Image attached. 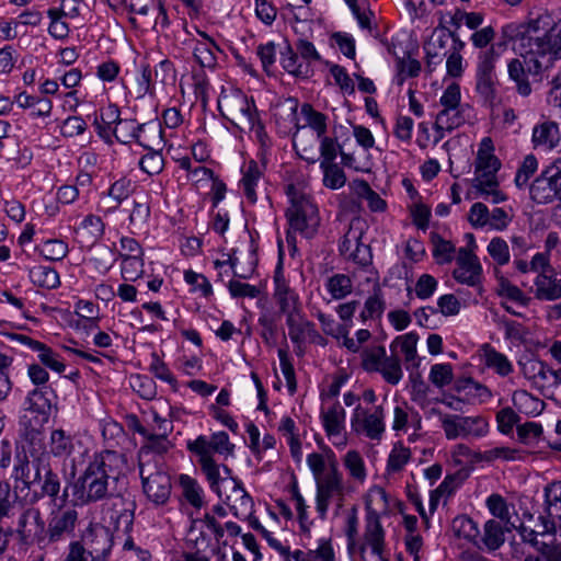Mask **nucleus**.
<instances>
[{
  "label": "nucleus",
  "mask_w": 561,
  "mask_h": 561,
  "mask_svg": "<svg viewBox=\"0 0 561 561\" xmlns=\"http://www.w3.org/2000/svg\"><path fill=\"white\" fill-rule=\"evenodd\" d=\"M126 470L127 458L124 454L114 450L95 453L72 484L75 502L89 505L123 491L127 485Z\"/></svg>",
  "instance_id": "1"
},
{
  "label": "nucleus",
  "mask_w": 561,
  "mask_h": 561,
  "mask_svg": "<svg viewBox=\"0 0 561 561\" xmlns=\"http://www.w3.org/2000/svg\"><path fill=\"white\" fill-rule=\"evenodd\" d=\"M78 522V512L65 504L51 510L47 528L37 508L24 511L16 526L19 539L24 545L36 543L41 550L72 535Z\"/></svg>",
  "instance_id": "2"
},
{
  "label": "nucleus",
  "mask_w": 561,
  "mask_h": 561,
  "mask_svg": "<svg viewBox=\"0 0 561 561\" xmlns=\"http://www.w3.org/2000/svg\"><path fill=\"white\" fill-rule=\"evenodd\" d=\"M286 193L290 201V206L286 210L289 224L287 242L294 241L293 233L296 232H299L305 238H312L320 225L317 205L308 194L297 188L294 184L287 186Z\"/></svg>",
  "instance_id": "3"
},
{
  "label": "nucleus",
  "mask_w": 561,
  "mask_h": 561,
  "mask_svg": "<svg viewBox=\"0 0 561 561\" xmlns=\"http://www.w3.org/2000/svg\"><path fill=\"white\" fill-rule=\"evenodd\" d=\"M549 16H539L523 24V46L528 51L549 53L553 58H561V22L550 26Z\"/></svg>",
  "instance_id": "4"
},
{
  "label": "nucleus",
  "mask_w": 561,
  "mask_h": 561,
  "mask_svg": "<svg viewBox=\"0 0 561 561\" xmlns=\"http://www.w3.org/2000/svg\"><path fill=\"white\" fill-rule=\"evenodd\" d=\"M142 490L147 499L154 505H164L171 494V478L162 465L151 463L146 459L139 466Z\"/></svg>",
  "instance_id": "5"
},
{
  "label": "nucleus",
  "mask_w": 561,
  "mask_h": 561,
  "mask_svg": "<svg viewBox=\"0 0 561 561\" xmlns=\"http://www.w3.org/2000/svg\"><path fill=\"white\" fill-rule=\"evenodd\" d=\"M432 414H436L442 423L447 439L481 437L488 432V422L481 416H462L459 414H445L433 408Z\"/></svg>",
  "instance_id": "6"
},
{
  "label": "nucleus",
  "mask_w": 561,
  "mask_h": 561,
  "mask_svg": "<svg viewBox=\"0 0 561 561\" xmlns=\"http://www.w3.org/2000/svg\"><path fill=\"white\" fill-rule=\"evenodd\" d=\"M103 513L105 518L115 526L117 530L128 533L134 523L136 504L129 496H125L123 491L115 492L103 501Z\"/></svg>",
  "instance_id": "7"
},
{
  "label": "nucleus",
  "mask_w": 561,
  "mask_h": 561,
  "mask_svg": "<svg viewBox=\"0 0 561 561\" xmlns=\"http://www.w3.org/2000/svg\"><path fill=\"white\" fill-rule=\"evenodd\" d=\"M145 134L152 135V145H161L162 130L157 124H140L137 125L134 119H121L117 122L113 129V136L122 144H128L136 140L144 148H151L148 139H145Z\"/></svg>",
  "instance_id": "8"
},
{
  "label": "nucleus",
  "mask_w": 561,
  "mask_h": 561,
  "mask_svg": "<svg viewBox=\"0 0 561 561\" xmlns=\"http://www.w3.org/2000/svg\"><path fill=\"white\" fill-rule=\"evenodd\" d=\"M385 413L381 405L371 410L357 405L351 419V426L357 434L370 439H380L385 432Z\"/></svg>",
  "instance_id": "9"
},
{
  "label": "nucleus",
  "mask_w": 561,
  "mask_h": 561,
  "mask_svg": "<svg viewBox=\"0 0 561 561\" xmlns=\"http://www.w3.org/2000/svg\"><path fill=\"white\" fill-rule=\"evenodd\" d=\"M497 54L494 47H490L479 56L477 66V84L478 93L485 101H493L496 95V77H495V61Z\"/></svg>",
  "instance_id": "10"
},
{
  "label": "nucleus",
  "mask_w": 561,
  "mask_h": 561,
  "mask_svg": "<svg viewBox=\"0 0 561 561\" xmlns=\"http://www.w3.org/2000/svg\"><path fill=\"white\" fill-rule=\"evenodd\" d=\"M199 455L198 463L203 473L206 476V479L209 483L210 489L218 495V497H224V491H228V489L237 480L231 476V470L227 466L217 465L213 458V456H206V451L201 446L198 448Z\"/></svg>",
  "instance_id": "11"
},
{
  "label": "nucleus",
  "mask_w": 561,
  "mask_h": 561,
  "mask_svg": "<svg viewBox=\"0 0 561 561\" xmlns=\"http://www.w3.org/2000/svg\"><path fill=\"white\" fill-rule=\"evenodd\" d=\"M137 432L146 438V443L138 451V465L145 466L147 459L151 463L164 466L162 455L171 448L169 434L150 433L144 426H139Z\"/></svg>",
  "instance_id": "12"
},
{
  "label": "nucleus",
  "mask_w": 561,
  "mask_h": 561,
  "mask_svg": "<svg viewBox=\"0 0 561 561\" xmlns=\"http://www.w3.org/2000/svg\"><path fill=\"white\" fill-rule=\"evenodd\" d=\"M81 541L95 561H105L113 546V536L107 527L91 524L82 535Z\"/></svg>",
  "instance_id": "13"
},
{
  "label": "nucleus",
  "mask_w": 561,
  "mask_h": 561,
  "mask_svg": "<svg viewBox=\"0 0 561 561\" xmlns=\"http://www.w3.org/2000/svg\"><path fill=\"white\" fill-rule=\"evenodd\" d=\"M561 159L547 167L529 186L530 198L537 204H548L556 199L557 175L560 173Z\"/></svg>",
  "instance_id": "14"
},
{
  "label": "nucleus",
  "mask_w": 561,
  "mask_h": 561,
  "mask_svg": "<svg viewBox=\"0 0 561 561\" xmlns=\"http://www.w3.org/2000/svg\"><path fill=\"white\" fill-rule=\"evenodd\" d=\"M456 262L457 267L454 270L453 276L458 283L472 287L480 285L482 266L472 250L460 248Z\"/></svg>",
  "instance_id": "15"
},
{
  "label": "nucleus",
  "mask_w": 561,
  "mask_h": 561,
  "mask_svg": "<svg viewBox=\"0 0 561 561\" xmlns=\"http://www.w3.org/2000/svg\"><path fill=\"white\" fill-rule=\"evenodd\" d=\"M511 30V36L515 41L517 45V49L522 56V62L528 72V75H539L543 68H547L553 56H550L549 53L541 51H528L526 46H523V38L525 35L522 33L523 24L517 26H508Z\"/></svg>",
  "instance_id": "16"
},
{
  "label": "nucleus",
  "mask_w": 561,
  "mask_h": 561,
  "mask_svg": "<svg viewBox=\"0 0 561 561\" xmlns=\"http://www.w3.org/2000/svg\"><path fill=\"white\" fill-rule=\"evenodd\" d=\"M4 337L11 343V344H22L31 350L38 352V358L42 362L43 365L46 367L57 371V373H64L65 371V364L59 360L58 355L53 352L50 347L47 345L35 341L31 339L27 335L24 334H18V333H5Z\"/></svg>",
  "instance_id": "17"
},
{
  "label": "nucleus",
  "mask_w": 561,
  "mask_h": 561,
  "mask_svg": "<svg viewBox=\"0 0 561 561\" xmlns=\"http://www.w3.org/2000/svg\"><path fill=\"white\" fill-rule=\"evenodd\" d=\"M203 446L206 456H213V453L220 455H232L233 445L229 442V436L226 432H217L208 439L206 436H198L195 440L187 443V449L194 455H199L198 448Z\"/></svg>",
  "instance_id": "18"
},
{
  "label": "nucleus",
  "mask_w": 561,
  "mask_h": 561,
  "mask_svg": "<svg viewBox=\"0 0 561 561\" xmlns=\"http://www.w3.org/2000/svg\"><path fill=\"white\" fill-rule=\"evenodd\" d=\"M317 494L328 497L334 495H343L344 484L343 476L339 471L336 459L332 456L329 457V467L327 473L316 480Z\"/></svg>",
  "instance_id": "19"
},
{
  "label": "nucleus",
  "mask_w": 561,
  "mask_h": 561,
  "mask_svg": "<svg viewBox=\"0 0 561 561\" xmlns=\"http://www.w3.org/2000/svg\"><path fill=\"white\" fill-rule=\"evenodd\" d=\"M230 493L225 492V502L230 506L233 515L238 518H245L253 510V500L243 489L241 482L236 480L228 489Z\"/></svg>",
  "instance_id": "20"
},
{
  "label": "nucleus",
  "mask_w": 561,
  "mask_h": 561,
  "mask_svg": "<svg viewBox=\"0 0 561 561\" xmlns=\"http://www.w3.org/2000/svg\"><path fill=\"white\" fill-rule=\"evenodd\" d=\"M365 541L370 546L373 553L381 558L385 548V530L376 511L367 508Z\"/></svg>",
  "instance_id": "21"
},
{
  "label": "nucleus",
  "mask_w": 561,
  "mask_h": 561,
  "mask_svg": "<svg viewBox=\"0 0 561 561\" xmlns=\"http://www.w3.org/2000/svg\"><path fill=\"white\" fill-rule=\"evenodd\" d=\"M286 323L288 325V335L299 351H301V345L307 339L317 335L313 324L304 319L297 311L287 314Z\"/></svg>",
  "instance_id": "22"
},
{
  "label": "nucleus",
  "mask_w": 561,
  "mask_h": 561,
  "mask_svg": "<svg viewBox=\"0 0 561 561\" xmlns=\"http://www.w3.org/2000/svg\"><path fill=\"white\" fill-rule=\"evenodd\" d=\"M43 472V483L41 486L42 494L44 496H48L54 506H57L58 502H60V505L65 504L68 500V486H66L62 491V494L59 495L61 491V481L58 473L51 470L47 461Z\"/></svg>",
  "instance_id": "23"
},
{
  "label": "nucleus",
  "mask_w": 561,
  "mask_h": 561,
  "mask_svg": "<svg viewBox=\"0 0 561 561\" xmlns=\"http://www.w3.org/2000/svg\"><path fill=\"white\" fill-rule=\"evenodd\" d=\"M535 287V297L539 300L552 301L561 298V280L557 279L556 270L552 273L537 275Z\"/></svg>",
  "instance_id": "24"
},
{
  "label": "nucleus",
  "mask_w": 561,
  "mask_h": 561,
  "mask_svg": "<svg viewBox=\"0 0 561 561\" xmlns=\"http://www.w3.org/2000/svg\"><path fill=\"white\" fill-rule=\"evenodd\" d=\"M218 107L222 116L232 124L241 108H250L249 98L240 90H236L222 95L218 102Z\"/></svg>",
  "instance_id": "25"
},
{
  "label": "nucleus",
  "mask_w": 561,
  "mask_h": 561,
  "mask_svg": "<svg viewBox=\"0 0 561 561\" xmlns=\"http://www.w3.org/2000/svg\"><path fill=\"white\" fill-rule=\"evenodd\" d=\"M48 457L43 455L37 457L32 462L28 460L22 461L15 467V478L21 480L26 486L39 482L42 480V472Z\"/></svg>",
  "instance_id": "26"
},
{
  "label": "nucleus",
  "mask_w": 561,
  "mask_h": 561,
  "mask_svg": "<svg viewBox=\"0 0 561 561\" xmlns=\"http://www.w3.org/2000/svg\"><path fill=\"white\" fill-rule=\"evenodd\" d=\"M71 2H75V0H62L61 9H50L48 11V16L51 20L48 32L55 38L62 39L68 36L69 27L68 24L62 21V18L68 15L75 16L78 14V9L76 7L71 8L70 12L64 11L66 4Z\"/></svg>",
  "instance_id": "27"
},
{
  "label": "nucleus",
  "mask_w": 561,
  "mask_h": 561,
  "mask_svg": "<svg viewBox=\"0 0 561 561\" xmlns=\"http://www.w3.org/2000/svg\"><path fill=\"white\" fill-rule=\"evenodd\" d=\"M560 141L559 125L554 122H545L533 130V142L535 147L552 149Z\"/></svg>",
  "instance_id": "28"
},
{
  "label": "nucleus",
  "mask_w": 561,
  "mask_h": 561,
  "mask_svg": "<svg viewBox=\"0 0 561 561\" xmlns=\"http://www.w3.org/2000/svg\"><path fill=\"white\" fill-rule=\"evenodd\" d=\"M505 525L495 519H489L483 527V535L480 536V545L489 551L497 550L505 541Z\"/></svg>",
  "instance_id": "29"
},
{
  "label": "nucleus",
  "mask_w": 561,
  "mask_h": 561,
  "mask_svg": "<svg viewBox=\"0 0 561 561\" xmlns=\"http://www.w3.org/2000/svg\"><path fill=\"white\" fill-rule=\"evenodd\" d=\"M275 293L274 297L282 312L288 314L296 311L298 296L290 289L286 280L278 274H275Z\"/></svg>",
  "instance_id": "30"
},
{
  "label": "nucleus",
  "mask_w": 561,
  "mask_h": 561,
  "mask_svg": "<svg viewBox=\"0 0 561 561\" xmlns=\"http://www.w3.org/2000/svg\"><path fill=\"white\" fill-rule=\"evenodd\" d=\"M453 530L458 538H463L481 549L480 530L476 522L468 516H458L453 520Z\"/></svg>",
  "instance_id": "31"
},
{
  "label": "nucleus",
  "mask_w": 561,
  "mask_h": 561,
  "mask_svg": "<svg viewBox=\"0 0 561 561\" xmlns=\"http://www.w3.org/2000/svg\"><path fill=\"white\" fill-rule=\"evenodd\" d=\"M465 123L463 108L451 107L443 108L436 115L434 128L435 131H451Z\"/></svg>",
  "instance_id": "32"
},
{
  "label": "nucleus",
  "mask_w": 561,
  "mask_h": 561,
  "mask_svg": "<svg viewBox=\"0 0 561 561\" xmlns=\"http://www.w3.org/2000/svg\"><path fill=\"white\" fill-rule=\"evenodd\" d=\"M507 71L510 79L515 82L518 94L528 96L531 93V85L528 81V72L522 59H512L508 62Z\"/></svg>",
  "instance_id": "33"
},
{
  "label": "nucleus",
  "mask_w": 561,
  "mask_h": 561,
  "mask_svg": "<svg viewBox=\"0 0 561 561\" xmlns=\"http://www.w3.org/2000/svg\"><path fill=\"white\" fill-rule=\"evenodd\" d=\"M76 232L80 236L81 242L92 244L102 237L104 224L100 217L89 215L84 218Z\"/></svg>",
  "instance_id": "34"
},
{
  "label": "nucleus",
  "mask_w": 561,
  "mask_h": 561,
  "mask_svg": "<svg viewBox=\"0 0 561 561\" xmlns=\"http://www.w3.org/2000/svg\"><path fill=\"white\" fill-rule=\"evenodd\" d=\"M75 449L72 436L64 430H54L50 434L49 453L55 457L67 458Z\"/></svg>",
  "instance_id": "35"
},
{
  "label": "nucleus",
  "mask_w": 561,
  "mask_h": 561,
  "mask_svg": "<svg viewBox=\"0 0 561 561\" xmlns=\"http://www.w3.org/2000/svg\"><path fill=\"white\" fill-rule=\"evenodd\" d=\"M179 482L185 500L197 510L203 507L205 502L204 491L201 484L187 474L180 476Z\"/></svg>",
  "instance_id": "36"
},
{
  "label": "nucleus",
  "mask_w": 561,
  "mask_h": 561,
  "mask_svg": "<svg viewBox=\"0 0 561 561\" xmlns=\"http://www.w3.org/2000/svg\"><path fill=\"white\" fill-rule=\"evenodd\" d=\"M262 171L254 160L249 161L245 169L243 170V176L241 180L244 195L251 203H255L257 199L255 187L262 178Z\"/></svg>",
  "instance_id": "37"
},
{
  "label": "nucleus",
  "mask_w": 561,
  "mask_h": 561,
  "mask_svg": "<svg viewBox=\"0 0 561 561\" xmlns=\"http://www.w3.org/2000/svg\"><path fill=\"white\" fill-rule=\"evenodd\" d=\"M322 421L329 436L340 435L344 430L345 411L336 403L322 413Z\"/></svg>",
  "instance_id": "38"
},
{
  "label": "nucleus",
  "mask_w": 561,
  "mask_h": 561,
  "mask_svg": "<svg viewBox=\"0 0 561 561\" xmlns=\"http://www.w3.org/2000/svg\"><path fill=\"white\" fill-rule=\"evenodd\" d=\"M451 37H455V33L446 27L436 30L433 33L426 46L428 64L432 62L431 59L433 58L446 56V51L443 50Z\"/></svg>",
  "instance_id": "39"
},
{
  "label": "nucleus",
  "mask_w": 561,
  "mask_h": 561,
  "mask_svg": "<svg viewBox=\"0 0 561 561\" xmlns=\"http://www.w3.org/2000/svg\"><path fill=\"white\" fill-rule=\"evenodd\" d=\"M486 506L490 513L504 523L506 531L516 528L514 523L511 522V513L507 502L500 494H491L486 500Z\"/></svg>",
  "instance_id": "40"
},
{
  "label": "nucleus",
  "mask_w": 561,
  "mask_h": 561,
  "mask_svg": "<svg viewBox=\"0 0 561 561\" xmlns=\"http://www.w3.org/2000/svg\"><path fill=\"white\" fill-rule=\"evenodd\" d=\"M483 355L485 365L493 368L499 375L507 376L512 373L513 366L508 358L489 344L483 346Z\"/></svg>",
  "instance_id": "41"
},
{
  "label": "nucleus",
  "mask_w": 561,
  "mask_h": 561,
  "mask_svg": "<svg viewBox=\"0 0 561 561\" xmlns=\"http://www.w3.org/2000/svg\"><path fill=\"white\" fill-rule=\"evenodd\" d=\"M354 191L358 197L367 201L368 207L371 211H383L386 209V202L369 186L366 181H355Z\"/></svg>",
  "instance_id": "42"
},
{
  "label": "nucleus",
  "mask_w": 561,
  "mask_h": 561,
  "mask_svg": "<svg viewBox=\"0 0 561 561\" xmlns=\"http://www.w3.org/2000/svg\"><path fill=\"white\" fill-rule=\"evenodd\" d=\"M419 341V336L414 332L407 333L397 337L392 344L391 348L396 345H400L401 352L404 354V360L407 364H412L414 367H417L420 362L417 359L416 354V344Z\"/></svg>",
  "instance_id": "43"
},
{
  "label": "nucleus",
  "mask_w": 561,
  "mask_h": 561,
  "mask_svg": "<svg viewBox=\"0 0 561 561\" xmlns=\"http://www.w3.org/2000/svg\"><path fill=\"white\" fill-rule=\"evenodd\" d=\"M280 62L283 68L288 73L294 75L295 77L307 78L309 76V66L305 65L304 62H298V54L289 45L286 47V50L282 54Z\"/></svg>",
  "instance_id": "44"
},
{
  "label": "nucleus",
  "mask_w": 561,
  "mask_h": 561,
  "mask_svg": "<svg viewBox=\"0 0 561 561\" xmlns=\"http://www.w3.org/2000/svg\"><path fill=\"white\" fill-rule=\"evenodd\" d=\"M517 531L520 535L524 542L531 545L541 553L547 551L550 547L548 543L539 541L538 537L539 536H554L553 533H543L542 531V522L541 520H539V524L537 525L536 529L529 528L522 524L519 527H517Z\"/></svg>",
  "instance_id": "45"
},
{
  "label": "nucleus",
  "mask_w": 561,
  "mask_h": 561,
  "mask_svg": "<svg viewBox=\"0 0 561 561\" xmlns=\"http://www.w3.org/2000/svg\"><path fill=\"white\" fill-rule=\"evenodd\" d=\"M376 373H380L382 378L392 386L398 385L403 377L400 359L396 355L389 356Z\"/></svg>",
  "instance_id": "46"
},
{
  "label": "nucleus",
  "mask_w": 561,
  "mask_h": 561,
  "mask_svg": "<svg viewBox=\"0 0 561 561\" xmlns=\"http://www.w3.org/2000/svg\"><path fill=\"white\" fill-rule=\"evenodd\" d=\"M362 221L359 219L352 220L348 231L344 234L343 241L340 244L341 254L350 260V254L354 251L355 247L359 243L362 237Z\"/></svg>",
  "instance_id": "47"
},
{
  "label": "nucleus",
  "mask_w": 561,
  "mask_h": 561,
  "mask_svg": "<svg viewBox=\"0 0 561 561\" xmlns=\"http://www.w3.org/2000/svg\"><path fill=\"white\" fill-rule=\"evenodd\" d=\"M301 113L305 116L307 124L316 133L317 137L322 138L327 133V116L316 111L310 104L305 103L301 106Z\"/></svg>",
  "instance_id": "48"
},
{
  "label": "nucleus",
  "mask_w": 561,
  "mask_h": 561,
  "mask_svg": "<svg viewBox=\"0 0 561 561\" xmlns=\"http://www.w3.org/2000/svg\"><path fill=\"white\" fill-rule=\"evenodd\" d=\"M323 171V184L331 190H339L344 186L346 175L344 171L336 164H320Z\"/></svg>",
  "instance_id": "49"
},
{
  "label": "nucleus",
  "mask_w": 561,
  "mask_h": 561,
  "mask_svg": "<svg viewBox=\"0 0 561 561\" xmlns=\"http://www.w3.org/2000/svg\"><path fill=\"white\" fill-rule=\"evenodd\" d=\"M34 284L44 288H56L59 285L57 271L48 266H38L31 272Z\"/></svg>",
  "instance_id": "50"
},
{
  "label": "nucleus",
  "mask_w": 561,
  "mask_h": 561,
  "mask_svg": "<svg viewBox=\"0 0 561 561\" xmlns=\"http://www.w3.org/2000/svg\"><path fill=\"white\" fill-rule=\"evenodd\" d=\"M327 287L334 299H342L352 291L351 278L344 274H335L328 279Z\"/></svg>",
  "instance_id": "51"
},
{
  "label": "nucleus",
  "mask_w": 561,
  "mask_h": 561,
  "mask_svg": "<svg viewBox=\"0 0 561 561\" xmlns=\"http://www.w3.org/2000/svg\"><path fill=\"white\" fill-rule=\"evenodd\" d=\"M343 463L348 470L350 476L355 480L363 482L366 478L364 460L358 451L348 450L344 456Z\"/></svg>",
  "instance_id": "52"
},
{
  "label": "nucleus",
  "mask_w": 561,
  "mask_h": 561,
  "mask_svg": "<svg viewBox=\"0 0 561 561\" xmlns=\"http://www.w3.org/2000/svg\"><path fill=\"white\" fill-rule=\"evenodd\" d=\"M249 105L250 108H241L240 114L237 115L232 122V125L242 131L253 130L259 122L257 111L253 99H249Z\"/></svg>",
  "instance_id": "53"
},
{
  "label": "nucleus",
  "mask_w": 561,
  "mask_h": 561,
  "mask_svg": "<svg viewBox=\"0 0 561 561\" xmlns=\"http://www.w3.org/2000/svg\"><path fill=\"white\" fill-rule=\"evenodd\" d=\"M386 348L381 345L373 346L364 351L363 367L367 371H376L388 358Z\"/></svg>",
  "instance_id": "54"
},
{
  "label": "nucleus",
  "mask_w": 561,
  "mask_h": 561,
  "mask_svg": "<svg viewBox=\"0 0 561 561\" xmlns=\"http://www.w3.org/2000/svg\"><path fill=\"white\" fill-rule=\"evenodd\" d=\"M497 294L510 300L518 302L522 306H527L530 301V298L527 297L519 287L512 284L504 277L499 279Z\"/></svg>",
  "instance_id": "55"
},
{
  "label": "nucleus",
  "mask_w": 561,
  "mask_h": 561,
  "mask_svg": "<svg viewBox=\"0 0 561 561\" xmlns=\"http://www.w3.org/2000/svg\"><path fill=\"white\" fill-rule=\"evenodd\" d=\"M489 255L499 264L505 265L510 262V249L507 242L500 238L494 237L488 244Z\"/></svg>",
  "instance_id": "56"
},
{
  "label": "nucleus",
  "mask_w": 561,
  "mask_h": 561,
  "mask_svg": "<svg viewBox=\"0 0 561 561\" xmlns=\"http://www.w3.org/2000/svg\"><path fill=\"white\" fill-rule=\"evenodd\" d=\"M160 150L161 149L149 150L139 161L140 169L149 175L158 174L163 169L164 160Z\"/></svg>",
  "instance_id": "57"
},
{
  "label": "nucleus",
  "mask_w": 561,
  "mask_h": 561,
  "mask_svg": "<svg viewBox=\"0 0 561 561\" xmlns=\"http://www.w3.org/2000/svg\"><path fill=\"white\" fill-rule=\"evenodd\" d=\"M454 373L450 364H435L431 367L430 380L438 388H443L453 381Z\"/></svg>",
  "instance_id": "58"
},
{
  "label": "nucleus",
  "mask_w": 561,
  "mask_h": 561,
  "mask_svg": "<svg viewBox=\"0 0 561 561\" xmlns=\"http://www.w3.org/2000/svg\"><path fill=\"white\" fill-rule=\"evenodd\" d=\"M537 168L538 161L536 157L534 154L526 156L515 176L516 186L519 188L526 186L530 176L537 171Z\"/></svg>",
  "instance_id": "59"
},
{
  "label": "nucleus",
  "mask_w": 561,
  "mask_h": 561,
  "mask_svg": "<svg viewBox=\"0 0 561 561\" xmlns=\"http://www.w3.org/2000/svg\"><path fill=\"white\" fill-rule=\"evenodd\" d=\"M68 253V245L61 240H47L41 248V254L49 261L62 260Z\"/></svg>",
  "instance_id": "60"
},
{
  "label": "nucleus",
  "mask_w": 561,
  "mask_h": 561,
  "mask_svg": "<svg viewBox=\"0 0 561 561\" xmlns=\"http://www.w3.org/2000/svg\"><path fill=\"white\" fill-rule=\"evenodd\" d=\"M410 457L411 451L408 447H404L401 444L394 445L388 458V470L392 472L402 470L405 463L409 461Z\"/></svg>",
  "instance_id": "61"
},
{
  "label": "nucleus",
  "mask_w": 561,
  "mask_h": 561,
  "mask_svg": "<svg viewBox=\"0 0 561 561\" xmlns=\"http://www.w3.org/2000/svg\"><path fill=\"white\" fill-rule=\"evenodd\" d=\"M144 273V260L142 256L123 259L122 263V276L125 280L135 282Z\"/></svg>",
  "instance_id": "62"
},
{
  "label": "nucleus",
  "mask_w": 561,
  "mask_h": 561,
  "mask_svg": "<svg viewBox=\"0 0 561 561\" xmlns=\"http://www.w3.org/2000/svg\"><path fill=\"white\" fill-rule=\"evenodd\" d=\"M500 323L504 329L505 339L512 342L523 343L529 334L528 330L516 321L503 318Z\"/></svg>",
  "instance_id": "63"
},
{
  "label": "nucleus",
  "mask_w": 561,
  "mask_h": 561,
  "mask_svg": "<svg viewBox=\"0 0 561 561\" xmlns=\"http://www.w3.org/2000/svg\"><path fill=\"white\" fill-rule=\"evenodd\" d=\"M22 425L23 436L27 442H30L32 445L41 442L43 424L38 416L30 419L27 415H24Z\"/></svg>",
  "instance_id": "64"
}]
</instances>
